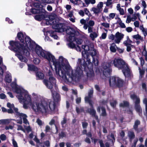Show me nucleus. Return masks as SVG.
<instances>
[{"label": "nucleus", "instance_id": "obj_1", "mask_svg": "<svg viewBox=\"0 0 147 147\" xmlns=\"http://www.w3.org/2000/svg\"><path fill=\"white\" fill-rule=\"evenodd\" d=\"M50 55H45L46 57H42L47 59L49 63L52 62L56 68V72L57 76L61 78L67 83L71 82L73 80L78 81L82 76V70L79 67H77L74 74L73 70L69 65L68 61L62 56L59 58L58 62L54 56L49 52Z\"/></svg>", "mask_w": 147, "mask_h": 147}, {"label": "nucleus", "instance_id": "obj_2", "mask_svg": "<svg viewBox=\"0 0 147 147\" xmlns=\"http://www.w3.org/2000/svg\"><path fill=\"white\" fill-rule=\"evenodd\" d=\"M27 92L30 98V102L24 100L22 102H20L23 103V108L26 109L31 108L36 113H48L50 110L51 112L53 111L55 107V104L53 101H51L48 102L44 100H41L39 96L37 94L33 93L32 96L34 98V100L32 101L31 96Z\"/></svg>", "mask_w": 147, "mask_h": 147}, {"label": "nucleus", "instance_id": "obj_3", "mask_svg": "<svg viewBox=\"0 0 147 147\" xmlns=\"http://www.w3.org/2000/svg\"><path fill=\"white\" fill-rule=\"evenodd\" d=\"M115 67L119 69L122 70L125 76L128 77L130 74V70L128 64L121 59L115 58L111 62L107 63L103 65L105 70L103 71V74L105 76H108L110 75V67L111 66V63Z\"/></svg>", "mask_w": 147, "mask_h": 147}, {"label": "nucleus", "instance_id": "obj_4", "mask_svg": "<svg viewBox=\"0 0 147 147\" xmlns=\"http://www.w3.org/2000/svg\"><path fill=\"white\" fill-rule=\"evenodd\" d=\"M9 44V49L16 52V56L21 61L26 63L28 61L27 57L29 55L28 51L24 49L22 44H20L18 42L11 41L10 42Z\"/></svg>", "mask_w": 147, "mask_h": 147}, {"label": "nucleus", "instance_id": "obj_5", "mask_svg": "<svg viewBox=\"0 0 147 147\" xmlns=\"http://www.w3.org/2000/svg\"><path fill=\"white\" fill-rule=\"evenodd\" d=\"M25 43L24 42L22 44L24 49H28L33 50L34 49L37 54L39 57H46L45 55H50V54L45 51L43 50L42 48L38 45L36 44L35 42L32 41L30 38L28 36H26L25 38Z\"/></svg>", "mask_w": 147, "mask_h": 147}, {"label": "nucleus", "instance_id": "obj_6", "mask_svg": "<svg viewBox=\"0 0 147 147\" xmlns=\"http://www.w3.org/2000/svg\"><path fill=\"white\" fill-rule=\"evenodd\" d=\"M25 43L24 42L22 44L24 49H28L33 50L34 49L37 54L39 57H46L45 55H50V54L45 51L43 50L42 48L38 45L36 44L35 42L32 41L30 38L28 36H26L25 38Z\"/></svg>", "mask_w": 147, "mask_h": 147}, {"label": "nucleus", "instance_id": "obj_7", "mask_svg": "<svg viewBox=\"0 0 147 147\" xmlns=\"http://www.w3.org/2000/svg\"><path fill=\"white\" fill-rule=\"evenodd\" d=\"M50 67L51 70L50 69L47 74L49 77L48 80H43V82L48 88L51 90L52 94L54 100L55 102H57L60 101L61 97L59 94L56 91L54 90L53 89H51L53 86L55 84L56 80L55 79L53 76L52 71H53V69L52 66L50 65Z\"/></svg>", "mask_w": 147, "mask_h": 147}, {"label": "nucleus", "instance_id": "obj_8", "mask_svg": "<svg viewBox=\"0 0 147 147\" xmlns=\"http://www.w3.org/2000/svg\"><path fill=\"white\" fill-rule=\"evenodd\" d=\"M33 5L34 8L32 9L31 12H26V15H30L32 13L33 14H37L35 18H45L48 17L49 16V13L40 7L41 5L40 3H34Z\"/></svg>", "mask_w": 147, "mask_h": 147}, {"label": "nucleus", "instance_id": "obj_9", "mask_svg": "<svg viewBox=\"0 0 147 147\" xmlns=\"http://www.w3.org/2000/svg\"><path fill=\"white\" fill-rule=\"evenodd\" d=\"M11 86L13 89L17 94L16 96L19 102H22L23 100L30 102V98L28 95L27 91L20 86H18L16 83H12L11 84Z\"/></svg>", "mask_w": 147, "mask_h": 147}, {"label": "nucleus", "instance_id": "obj_10", "mask_svg": "<svg viewBox=\"0 0 147 147\" xmlns=\"http://www.w3.org/2000/svg\"><path fill=\"white\" fill-rule=\"evenodd\" d=\"M39 21L42 20L46 22L47 25H52L53 28L56 30V31L58 32H63L65 31L67 26L64 24L59 23V19H36Z\"/></svg>", "mask_w": 147, "mask_h": 147}, {"label": "nucleus", "instance_id": "obj_11", "mask_svg": "<svg viewBox=\"0 0 147 147\" xmlns=\"http://www.w3.org/2000/svg\"><path fill=\"white\" fill-rule=\"evenodd\" d=\"M82 48L84 51L82 52V55L85 59H86V61L89 64L91 63L90 60L89 59L90 53L92 57H98V55L97 51L94 48L93 44L91 43L90 47L87 45H82Z\"/></svg>", "mask_w": 147, "mask_h": 147}, {"label": "nucleus", "instance_id": "obj_12", "mask_svg": "<svg viewBox=\"0 0 147 147\" xmlns=\"http://www.w3.org/2000/svg\"><path fill=\"white\" fill-rule=\"evenodd\" d=\"M67 35V40L68 41H73L75 40V36L78 33L74 29L70 27H67L65 30Z\"/></svg>", "mask_w": 147, "mask_h": 147}, {"label": "nucleus", "instance_id": "obj_13", "mask_svg": "<svg viewBox=\"0 0 147 147\" xmlns=\"http://www.w3.org/2000/svg\"><path fill=\"white\" fill-rule=\"evenodd\" d=\"M109 84L111 86H117L121 87L123 85V81L118 77H111L110 78Z\"/></svg>", "mask_w": 147, "mask_h": 147}, {"label": "nucleus", "instance_id": "obj_14", "mask_svg": "<svg viewBox=\"0 0 147 147\" xmlns=\"http://www.w3.org/2000/svg\"><path fill=\"white\" fill-rule=\"evenodd\" d=\"M85 59H78V61L77 63V64H78V66H81V67H82V68H83V67H82V66L85 69V67H86V66H85L86 65H85ZM77 67H79L80 68V69L82 70V76L79 79V80H78V81H75V80H73L72 81H76V82H78V81L80 80V79H81L82 78H83V77H84V75H83V72L82 69H81L80 68V66L77 67H76V68H77ZM76 69H75L74 71H73L74 74V73H75V70Z\"/></svg>", "mask_w": 147, "mask_h": 147}, {"label": "nucleus", "instance_id": "obj_15", "mask_svg": "<svg viewBox=\"0 0 147 147\" xmlns=\"http://www.w3.org/2000/svg\"><path fill=\"white\" fill-rule=\"evenodd\" d=\"M7 106L9 108L7 110V112L9 113H13V110L15 113V115L16 116L17 115V113H19L18 112V109L17 108L14 107L13 104H11L9 102H8L7 104Z\"/></svg>", "mask_w": 147, "mask_h": 147}, {"label": "nucleus", "instance_id": "obj_16", "mask_svg": "<svg viewBox=\"0 0 147 147\" xmlns=\"http://www.w3.org/2000/svg\"><path fill=\"white\" fill-rule=\"evenodd\" d=\"M93 92L92 89H91L88 92V97H86L85 98V100L86 102L88 103L89 105L92 107H93V102L90 100V98L92 97Z\"/></svg>", "mask_w": 147, "mask_h": 147}, {"label": "nucleus", "instance_id": "obj_17", "mask_svg": "<svg viewBox=\"0 0 147 147\" xmlns=\"http://www.w3.org/2000/svg\"><path fill=\"white\" fill-rule=\"evenodd\" d=\"M124 35L118 32L116 33L115 35V40L114 42L116 43L119 44L121 40L123 38Z\"/></svg>", "mask_w": 147, "mask_h": 147}, {"label": "nucleus", "instance_id": "obj_18", "mask_svg": "<svg viewBox=\"0 0 147 147\" xmlns=\"http://www.w3.org/2000/svg\"><path fill=\"white\" fill-rule=\"evenodd\" d=\"M17 115L16 116L17 117H19L20 118L22 117L23 120V123L25 124L29 125V123L26 119L27 116L26 114L20 112L17 113Z\"/></svg>", "mask_w": 147, "mask_h": 147}, {"label": "nucleus", "instance_id": "obj_19", "mask_svg": "<svg viewBox=\"0 0 147 147\" xmlns=\"http://www.w3.org/2000/svg\"><path fill=\"white\" fill-rule=\"evenodd\" d=\"M85 72L86 74L87 77L91 78L94 76V74L92 69H89L88 67H85Z\"/></svg>", "mask_w": 147, "mask_h": 147}, {"label": "nucleus", "instance_id": "obj_20", "mask_svg": "<svg viewBox=\"0 0 147 147\" xmlns=\"http://www.w3.org/2000/svg\"><path fill=\"white\" fill-rule=\"evenodd\" d=\"M140 102L139 100L137 102H135V107L136 111L139 113V115H140L142 112V109L139 105Z\"/></svg>", "mask_w": 147, "mask_h": 147}, {"label": "nucleus", "instance_id": "obj_21", "mask_svg": "<svg viewBox=\"0 0 147 147\" xmlns=\"http://www.w3.org/2000/svg\"><path fill=\"white\" fill-rule=\"evenodd\" d=\"M6 67L2 64V59L0 56V74L2 75L3 73V70L6 69Z\"/></svg>", "mask_w": 147, "mask_h": 147}, {"label": "nucleus", "instance_id": "obj_22", "mask_svg": "<svg viewBox=\"0 0 147 147\" xmlns=\"http://www.w3.org/2000/svg\"><path fill=\"white\" fill-rule=\"evenodd\" d=\"M50 34V36L53 38L54 39H58V36L56 34L55 32L53 31H49L48 32Z\"/></svg>", "mask_w": 147, "mask_h": 147}, {"label": "nucleus", "instance_id": "obj_23", "mask_svg": "<svg viewBox=\"0 0 147 147\" xmlns=\"http://www.w3.org/2000/svg\"><path fill=\"white\" fill-rule=\"evenodd\" d=\"M127 40H125L123 42V44L125 46H126L130 44H131L133 42L129 38V36H127L126 37Z\"/></svg>", "mask_w": 147, "mask_h": 147}, {"label": "nucleus", "instance_id": "obj_24", "mask_svg": "<svg viewBox=\"0 0 147 147\" xmlns=\"http://www.w3.org/2000/svg\"><path fill=\"white\" fill-rule=\"evenodd\" d=\"M17 37L19 40L22 42H24V36L22 32H19L18 34Z\"/></svg>", "mask_w": 147, "mask_h": 147}, {"label": "nucleus", "instance_id": "obj_25", "mask_svg": "<svg viewBox=\"0 0 147 147\" xmlns=\"http://www.w3.org/2000/svg\"><path fill=\"white\" fill-rule=\"evenodd\" d=\"M88 111L91 115L93 116H95L96 119H98V117L97 116H95L96 112L95 110L93 109H88Z\"/></svg>", "mask_w": 147, "mask_h": 147}, {"label": "nucleus", "instance_id": "obj_26", "mask_svg": "<svg viewBox=\"0 0 147 147\" xmlns=\"http://www.w3.org/2000/svg\"><path fill=\"white\" fill-rule=\"evenodd\" d=\"M98 36L97 33L95 32H92L90 34V36L92 40H94V39L96 38Z\"/></svg>", "mask_w": 147, "mask_h": 147}, {"label": "nucleus", "instance_id": "obj_27", "mask_svg": "<svg viewBox=\"0 0 147 147\" xmlns=\"http://www.w3.org/2000/svg\"><path fill=\"white\" fill-rule=\"evenodd\" d=\"M116 48H117V47L116 45L114 43H113L110 47L111 51L113 53L115 52L116 51Z\"/></svg>", "mask_w": 147, "mask_h": 147}, {"label": "nucleus", "instance_id": "obj_28", "mask_svg": "<svg viewBox=\"0 0 147 147\" xmlns=\"http://www.w3.org/2000/svg\"><path fill=\"white\" fill-rule=\"evenodd\" d=\"M5 80L6 82L10 83L11 82V74H7L5 79Z\"/></svg>", "mask_w": 147, "mask_h": 147}, {"label": "nucleus", "instance_id": "obj_29", "mask_svg": "<svg viewBox=\"0 0 147 147\" xmlns=\"http://www.w3.org/2000/svg\"><path fill=\"white\" fill-rule=\"evenodd\" d=\"M80 23L84 25L83 28L84 29L86 30L88 28V26L87 24V21L84 19H82L80 20Z\"/></svg>", "mask_w": 147, "mask_h": 147}, {"label": "nucleus", "instance_id": "obj_30", "mask_svg": "<svg viewBox=\"0 0 147 147\" xmlns=\"http://www.w3.org/2000/svg\"><path fill=\"white\" fill-rule=\"evenodd\" d=\"M36 76L38 79H42L44 77L43 74L40 72H38L36 73Z\"/></svg>", "mask_w": 147, "mask_h": 147}, {"label": "nucleus", "instance_id": "obj_31", "mask_svg": "<svg viewBox=\"0 0 147 147\" xmlns=\"http://www.w3.org/2000/svg\"><path fill=\"white\" fill-rule=\"evenodd\" d=\"M69 42L67 44L68 47L71 49H74L76 48V45L73 42V41H69Z\"/></svg>", "mask_w": 147, "mask_h": 147}, {"label": "nucleus", "instance_id": "obj_32", "mask_svg": "<svg viewBox=\"0 0 147 147\" xmlns=\"http://www.w3.org/2000/svg\"><path fill=\"white\" fill-rule=\"evenodd\" d=\"M91 10L93 11L94 13L96 14H97L100 12L102 11L96 7H93L92 8Z\"/></svg>", "mask_w": 147, "mask_h": 147}, {"label": "nucleus", "instance_id": "obj_33", "mask_svg": "<svg viewBox=\"0 0 147 147\" xmlns=\"http://www.w3.org/2000/svg\"><path fill=\"white\" fill-rule=\"evenodd\" d=\"M132 37L134 38L136 40H140L142 41H143V38L138 34L133 35L132 36Z\"/></svg>", "mask_w": 147, "mask_h": 147}, {"label": "nucleus", "instance_id": "obj_34", "mask_svg": "<svg viewBox=\"0 0 147 147\" xmlns=\"http://www.w3.org/2000/svg\"><path fill=\"white\" fill-rule=\"evenodd\" d=\"M130 97L132 99L136 100L135 102H137L138 100H139V102H140V99L135 94H131Z\"/></svg>", "mask_w": 147, "mask_h": 147}, {"label": "nucleus", "instance_id": "obj_35", "mask_svg": "<svg viewBox=\"0 0 147 147\" xmlns=\"http://www.w3.org/2000/svg\"><path fill=\"white\" fill-rule=\"evenodd\" d=\"M75 41L76 43L78 45H81L83 42V40L80 38H77V36H75V40L73 41Z\"/></svg>", "mask_w": 147, "mask_h": 147}, {"label": "nucleus", "instance_id": "obj_36", "mask_svg": "<svg viewBox=\"0 0 147 147\" xmlns=\"http://www.w3.org/2000/svg\"><path fill=\"white\" fill-rule=\"evenodd\" d=\"M142 55L145 57V60L147 61V52L146 50V46H144V49L142 52Z\"/></svg>", "mask_w": 147, "mask_h": 147}, {"label": "nucleus", "instance_id": "obj_37", "mask_svg": "<svg viewBox=\"0 0 147 147\" xmlns=\"http://www.w3.org/2000/svg\"><path fill=\"white\" fill-rule=\"evenodd\" d=\"M84 1L87 5H89L90 3L94 4L96 3L95 0H84Z\"/></svg>", "mask_w": 147, "mask_h": 147}, {"label": "nucleus", "instance_id": "obj_38", "mask_svg": "<svg viewBox=\"0 0 147 147\" xmlns=\"http://www.w3.org/2000/svg\"><path fill=\"white\" fill-rule=\"evenodd\" d=\"M28 69L31 71H37L38 69L37 67L33 65L28 66Z\"/></svg>", "mask_w": 147, "mask_h": 147}, {"label": "nucleus", "instance_id": "obj_39", "mask_svg": "<svg viewBox=\"0 0 147 147\" xmlns=\"http://www.w3.org/2000/svg\"><path fill=\"white\" fill-rule=\"evenodd\" d=\"M126 46L127 47V51L128 52L131 51L132 48H134L135 47L134 46L131 44H130Z\"/></svg>", "mask_w": 147, "mask_h": 147}, {"label": "nucleus", "instance_id": "obj_40", "mask_svg": "<svg viewBox=\"0 0 147 147\" xmlns=\"http://www.w3.org/2000/svg\"><path fill=\"white\" fill-rule=\"evenodd\" d=\"M140 123V122L138 120H136L134 123V129L137 130L138 127V125H139Z\"/></svg>", "mask_w": 147, "mask_h": 147}, {"label": "nucleus", "instance_id": "obj_41", "mask_svg": "<svg viewBox=\"0 0 147 147\" xmlns=\"http://www.w3.org/2000/svg\"><path fill=\"white\" fill-rule=\"evenodd\" d=\"M96 58H95V57H92L93 61L92 62L94 63L95 66L97 65L98 63V57H96Z\"/></svg>", "mask_w": 147, "mask_h": 147}, {"label": "nucleus", "instance_id": "obj_42", "mask_svg": "<svg viewBox=\"0 0 147 147\" xmlns=\"http://www.w3.org/2000/svg\"><path fill=\"white\" fill-rule=\"evenodd\" d=\"M67 122V119L66 118L64 117L63 118V119L61 121V123L63 127H65L64 125Z\"/></svg>", "mask_w": 147, "mask_h": 147}, {"label": "nucleus", "instance_id": "obj_43", "mask_svg": "<svg viewBox=\"0 0 147 147\" xmlns=\"http://www.w3.org/2000/svg\"><path fill=\"white\" fill-rule=\"evenodd\" d=\"M143 103L145 105L146 113L145 115L147 116V98H144L143 100Z\"/></svg>", "mask_w": 147, "mask_h": 147}, {"label": "nucleus", "instance_id": "obj_44", "mask_svg": "<svg viewBox=\"0 0 147 147\" xmlns=\"http://www.w3.org/2000/svg\"><path fill=\"white\" fill-rule=\"evenodd\" d=\"M101 109L102 112L101 113L100 115L102 116H106L107 113L106 112L105 109L103 107H101Z\"/></svg>", "mask_w": 147, "mask_h": 147}, {"label": "nucleus", "instance_id": "obj_45", "mask_svg": "<svg viewBox=\"0 0 147 147\" xmlns=\"http://www.w3.org/2000/svg\"><path fill=\"white\" fill-rule=\"evenodd\" d=\"M55 119L56 120L58 119V117H54L53 119L51 120V121L49 123V124L50 125H52L54 124L55 122Z\"/></svg>", "mask_w": 147, "mask_h": 147}, {"label": "nucleus", "instance_id": "obj_46", "mask_svg": "<svg viewBox=\"0 0 147 147\" xmlns=\"http://www.w3.org/2000/svg\"><path fill=\"white\" fill-rule=\"evenodd\" d=\"M129 105L128 103L126 101H124L120 103V106L121 107H126Z\"/></svg>", "mask_w": 147, "mask_h": 147}, {"label": "nucleus", "instance_id": "obj_47", "mask_svg": "<svg viewBox=\"0 0 147 147\" xmlns=\"http://www.w3.org/2000/svg\"><path fill=\"white\" fill-rule=\"evenodd\" d=\"M117 23L120 25L121 28H125V26L124 23H123L121 20H119L117 22Z\"/></svg>", "mask_w": 147, "mask_h": 147}, {"label": "nucleus", "instance_id": "obj_48", "mask_svg": "<svg viewBox=\"0 0 147 147\" xmlns=\"http://www.w3.org/2000/svg\"><path fill=\"white\" fill-rule=\"evenodd\" d=\"M128 136L131 139H133L135 135L134 132L130 131L128 133Z\"/></svg>", "mask_w": 147, "mask_h": 147}, {"label": "nucleus", "instance_id": "obj_49", "mask_svg": "<svg viewBox=\"0 0 147 147\" xmlns=\"http://www.w3.org/2000/svg\"><path fill=\"white\" fill-rule=\"evenodd\" d=\"M12 119H3V124H6L9 123Z\"/></svg>", "mask_w": 147, "mask_h": 147}, {"label": "nucleus", "instance_id": "obj_50", "mask_svg": "<svg viewBox=\"0 0 147 147\" xmlns=\"http://www.w3.org/2000/svg\"><path fill=\"white\" fill-rule=\"evenodd\" d=\"M103 7V3L102 2H100L97 5V7L99 8L101 11L102 10V7Z\"/></svg>", "mask_w": 147, "mask_h": 147}, {"label": "nucleus", "instance_id": "obj_51", "mask_svg": "<svg viewBox=\"0 0 147 147\" xmlns=\"http://www.w3.org/2000/svg\"><path fill=\"white\" fill-rule=\"evenodd\" d=\"M12 144L14 147H18V144L16 141L15 140L14 138H12Z\"/></svg>", "mask_w": 147, "mask_h": 147}, {"label": "nucleus", "instance_id": "obj_52", "mask_svg": "<svg viewBox=\"0 0 147 147\" xmlns=\"http://www.w3.org/2000/svg\"><path fill=\"white\" fill-rule=\"evenodd\" d=\"M87 22V23H88V26H89L90 27L93 26L94 24V22L92 20H90L88 22Z\"/></svg>", "mask_w": 147, "mask_h": 147}, {"label": "nucleus", "instance_id": "obj_53", "mask_svg": "<svg viewBox=\"0 0 147 147\" xmlns=\"http://www.w3.org/2000/svg\"><path fill=\"white\" fill-rule=\"evenodd\" d=\"M36 122L37 123L38 125L40 126L44 124V123L39 118H38L36 119Z\"/></svg>", "mask_w": 147, "mask_h": 147}, {"label": "nucleus", "instance_id": "obj_54", "mask_svg": "<svg viewBox=\"0 0 147 147\" xmlns=\"http://www.w3.org/2000/svg\"><path fill=\"white\" fill-rule=\"evenodd\" d=\"M107 138L109 140H111L112 142H113V140H115L114 135L113 134H111L110 136H108Z\"/></svg>", "mask_w": 147, "mask_h": 147}, {"label": "nucleus", "instance_id": "obj_55", "mask_svg": "<svg viewBox=\"0 0 147 147\" xmlns=\"http://www.w3.org/2000/svg\"><path fill=\"white\" fill-rule=\"evenodd\" d=\"M0 138L2 141H4L6 140V136L4 134H2L0 136Z\"/></svg>", "mask_w": 147, "mask_h": 147}, {"label": "nucleus", "instance_id": "obj_56", "mask_svg": "<svg viewBox=\"0 0 147 147\" xmlns=\"http://www.w3.org/2000/svg\"><path fill=\"white\" fill-rule=\"evenodd\" d=\"M134 18H140V15L139 13H135L134 14Z\"/></svg>", "mask_w": 147, "mask_h": 147}, {"label": "nucleus", "instance_id": "obj_57", "mask_svg": "<svg viewBox=\"0 0 147 147\" xmlns=\"http://www.w3.org/2000/svg\"><path fill=\"white\" fill-rule=\"evenodd\" d=\"M139 69L140 74V77L142 78V76H143L144 74V70H142L140 68H139Z\"/></svg>", "mask_w": 147, "mask_h": 147}, {"label": "nucleus", "instance_id": "obj_58", "mask_svg": "<svg viewBox=\"0 0 147 147\" xmlns=\"http://www.w3.org/2000/svg\"><path fill=\"white\" fill-rule=\"evenodd\" d=\"M106 6H111L112 4V2L111 1H108L107 0L106 2L105 3Z\"/></svg>", "mask_w": 147, "mask_h": 147}, {"label": "nucleus", "instance_id": "obj_59", "mask_svg": "<svg viewBox=\"0 0 147 147\" xmlns=\"http://www.w3.org/2000/svg\"><path fill=\"white\" fill-rule=\"evenodd\" d=\"M76 110L77 113H79L80 112H83L84 111V109L83 108L77 107L76 108Z\"/></svg>", "mask_w": 147, "mask_h": 147}, {"label": "nucleus", "instance_id": "obj_60", "mask_svg": "<svg viewBox=\"0 0 147 147\" xmlns=\"http://www.w3.org/2000/svg\"><path fill=\"white\" fill-rule=\"evenodd\" d=\"M6 98V95L4 93H1L0 94V98L2 99H4Z\"/></svg>", "mask_w": 147, "mask_h": 147}, {"label": "nucleus", "instance_id": "obj_61", "mask_svg": "<svg viewBox=\"0 0 147 147\" xmlns=\"http://www.w3.org/2000/svg\"><path fill=\"white\" fill-rule=\"evenodd\" d=\"M109 38L111 40H115V35L111 34L109 36Z\"/></svg>", "mask_w": 147, "mask_h": 147}, {"label": "nucleus", "instance_id": "obj_62", "mask_svg": "<svg viewBox=\"0 0 147 147\" xmlns=\"http://www.w3.org/2000/svg\"><path fill=\"white\" fill-rule=\"evenodd\" d=\"M126 30L127 32H130L132 31L133 29L131 27H129L126 28Z\"/></svg>", "mask_w": 147, "mask_h": 147}, {"label": "nucleus", "instance_id": "obj_63", "mask_svg": "<svg viewBox=\"0 0 147 147\" xmlns=\"http://www.w3.org/2000/svg\"><path fill=\"white\" fill-rule=\"evenodd\" d=\"M35 64H38L40 62V60L38 58H35L33 60Z\"/></svg>", "mask_w": 147, "mask_h": 147}, {"label": "nucleus", "instance_id": "obj_64", "mask_svg": "<svg viewBox=\"0 0 147 147\" xmlns=\"http://www.w3.org/2000/svg\"><path fill=\"white\" fill-rule=\"evenodd\" d=\"M117 103L116 102L115 100H114L113 102H110V105L111 106L113 107H114Z\"/></svg>", "mask_w": 147, "mask_h": 147}]
</instances>
